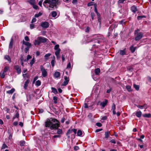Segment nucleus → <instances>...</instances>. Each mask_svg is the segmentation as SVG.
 <instances>
[{"label":"nucleus","instance_id":"obj_17","mask_svg":"<svg viewBox=\"0 0 151 151\" xmlns=\"http://www.w3.org/2000/svg\"><path fill=\"white\" fill-rule=\"evenodd\" d=\"M4 59L8 60L9 63H10L11 62V59L10 56L8 55H6L4 56Z\"/></svg>","mask_w":151,"mask_h":151},{"label":"nucleus","instance_id":"obj_8","mask_svg":"<svg viewBox=\"0 0 151 151\" xmlns=\"http://www.w3.org/2000/svg\"><path fill=\"white\" fill-rule=\"evenodd\" d=\"M77 129H69L67 131V132L66 133V135H68L69 134H70V133H72V132H73L74 133V134L73 135L74 137V135L77 132Z\"/></svg>","mask_w":151,"mask_h":151},{"label":"nucleus","instance_id":"obj_63","mask_svg":"<svg viewBox=\"0 0 151 151\" xmlns=\"http://www.w3.org/2000/svg\"><path fill=\"white\" fill-rule=\"evenodd\" d=\"M93 2H91L90 3H89L87 4V6H91L93 5Z\"/></svg>","mask_w":151,"mask_h":151},{"label":"nucleus","instance_id":"obj_54","mask_svg":"<svg viewBox=\"0 0 151 151\" xmlns=\"http://www.w3.org/2000/svg\"><path fill=\"white\" fill-rule=\"evenodd\" d=\"M19 117V114L18 112H17L16 113L15 116L13 117V119H15L16 117L18 118Z\"/></svg>","mask_w":151,"mask_h":151},{"label":"nucleus","instance_id":"obj_46","mask_svg":"<svg viewBox=\"0 0 151 151\" xmlns=\"http://www.w3.org/2000/svg\"><path fill=\"white\" fill-rule=\"evenodd\" d=\"M51 55V54L47 53L45 55V58L46 59H48V57H49Z\"/></svg>","mask_w":151,"mask_h":151},{"label":"nucleus","instance_id":"obj_37","mask_svg":"<svg viewBox=\"0 0 151 151\" xmlns=\"http://www.w3.org/2000/svg\"><path fill=\"white\" fill-rule=\"evenodd\" d=\"M133 86L137 91L139 90V85H136L135 84H134L133 85Z\"/></svg>","mask_w":151,"mask_h":151},{"label":"nucleus","instance_id":"obj_57","mask_svg":"<svg viewBox=\"0 0 151 151\" xmlns=\"http://www.w3.org/2000/svg\"><path fill=\"white\" fill-rule=\"evenodd\" d=\"M24 39L26 41H27V42H28L29 40V37L27 36H26L25 37Z\"/></svg>","mask_w":151,"mask_h":151},{"label":"nucleus","instance_id":"obj_39","mask_svg":"<svg viewBox=\"0 0 151 151\" xmlns=\"http://www.w3.org/2000/svg\"><path fill=\"white\" fill-rule=\"evenodd\" d=\"M146 16L145 15L139 16L137 17V19L138 20H140L142 18H146Z\"/></svg>","mask_w":151,"mask_h":151},{"label":"nucleus","instance_id":"obj_36","mask_svg":"<svg viewBox=\"0 0 151 151\" xmlns=\"http://www.w3.org/2000/svg\"><path fill=\"white\" fill-rule=\"evenodd\" d=\"M57 12L55 11H53L51 12V16L53 17H55L57 15Z\"/></svg>","mask_w":151,"mask_h":151},{"label":"nucleus","instance_id":"obj_35","mask_svg":"<svg viewBox=\"0 0 151 151\" xmlns=\"http://www.w3.org/2000/svg\"><path fill=\"white\" fill-rule=\"evenodd\" d=\"M51 89L52 90V92L55 94H56L58 93L57 91L55 88L52 87Z\"/></svg>","mask_w":151,"mask_h":151},{"label":"nucleus","instance_id":"obj_34","mask_svg":"<svg viewBox=\"0 0 151 151\" xmlns=\"http://www.w3.org/2000/svg\"><path fill=\"white\" fill-rule=\"evenodd\" d=\"M126 88L128 91L130 92L132 91L131 87L130 86L127 85L126 86Z\"/></svg>","mask_w":151,"mask_h":151},{"label":"nucleus","instance_id":"obj_32","mask_svg":"<svg viewBox=\"0 0 151 151\" xmlns=\"http://www.w3.org/2000/svg\"><path fill=\"white\" fill-rule=\"evenodd\" d=\"M58 99V98L56 96H55L53 97V99L54 101V103L55 104H56L57 103V100Z\"/></svg>","mask_w":151,"mask_h":151},{"label":"nucleus","instance_id":"obj_26","mask_svg":"<svg viewBox=\"0 0 151 151\" xmlns=\"http://www.w3.org/2000/svg\"><path fill=\"white\" fill-rule=\"evenodd\" d=\"M136 47H134L133 46L130 47V50L132 53H133L136 50Z\"/></svg>","mask_w":151,"mask_h":151},{"label":"nucleus","instance_id":"obj_6","mask_svg":"<svg viewBox=\"0 0 151 151\" xmlns=\"http://www.w3.org/2000/svg\"><path fill=\"white\" fill-rule=\"evenodd\" d=\"M64 79L65 81L62 84V86H66L68 84L69 81V77L66 76H64Z\"/></svg>","mask_w":151,"mask_h":151},{"label":"nucleus","instance_id":"obj_24","mask_svg":"<svg viewBox=\"0 0 151 151\" xmlns=\"http://www.w3.org/2000/svg\"><path fill=\"white\" fill-rule=\"evenodd\" d=\"M40 44L39 40H38V38H37V40H35L34 41V45H40Z\"/></svg>","mask_w":151,"mask_h":151},{"label":"nucleus","instance_id":"obj_15","mask_svg":"<svg viewBox=\"0 0 151 151\" xmlns=\"http://www.w3.org/2000/svg\"><path fill=\"white\" fill-rule=\"evenodd\" d=\"M137 106L138 108L140 109L144 108L145 109H146L147 108V105L146 104H145L142 105H137Z\"/></svg>","mask_w":151,"mask_h":151},{"label":"nucleus","instance_id":"obj_48","mask_svg":"<svg viewBox=\"0 0 151 151\" xmlns=\"http://www.w3.org/2000/svg\"><path fill=\"white\" fill-rule=\"evenodd\" d=\"M95 16V14L93 12H91V16L93 20H94V17Z\"/></svg>","mask_w":151,"mask_h":151},{"label":"nucleus","instance_id":"obj_44","mask_svg":"<svg viewBox=\"0 0 151 151\" xmlns=\"http://www.w3.org/2000/svg\"><path fill=\"white\" fill-rule=\"evenodd\" d=\"M7 147H8L7 146L6 144H5L4 143L3 144L1 148L2 149H4L5 148H6Z\"/></svg>","mask_w":151,"mask_h":151},{"label":"nucleus","instance_id":"obj_9","mask_svg":"<svg viewBox=\"0 0 151 151\" xmlns=\"http://www.w3.org/2000/svg\"><path fill=\"white\" fill-rule=\"evenodd\" d=\"M49 23L46 22H45L41 23V26L44 28H47L49 27Z\"/></svg>","mask_w":151,"mask_h":151},{"label":"nucleus","instance_id":"obj_47","mask_svg":"<svg viewBox=\"0 0 151 151\" xmlns=\"http://www.w3.org/2000/svg\"><path fill=\"white\" fill-rule=\"evenodd\" d=\"M5 76V73H4L3 72L2 73H1L0 74V76L1 78H4Z\"/></svg>","mask_w":151,"mask_h":151},{"label":"nucleus","instance_id":"obj_22","mask_svg":"<svg viewBox=\"0 0 151 151\" xmlns=\"http://www.w3.org/2000/svg\"><path fill=\"white\" fill-rule=\"evenodd\" d=\"M110 133L109 132H105V138H108L109 137Z\"/></svg>","mask_w":151,"mask_h":151},{"label":"nucleus","instance_id":"obj_50","mask_svg":"<svg viewBox=\"0 0 151 151\" xmlns=\"http://www.w3.org/2000/svg\"><path fill=\"white\" fill-rule=\"evenodd\" d=\"M97 5L96 4H95L94 5V11L96 12V13L98 12V11L97 9Z\"/></svg>","mask_w":151,"mask_h":151},{"label":"nucleus","instance_id":"obj_3","mask_svg":"<svg viewBox=\"0 0 151 151\" xmlns=\"http://www.w3.org/2000/svg\"><path fill=\"white\" fill-rule=\"evenodd\" d=\"M140 29H137L134 31V34L135 36L134 40L135 41H139L143 37V33L142 32H140Z\"/></svg>","mask_w":151,"mask_h":151},{"label":"nucleus","instance_id":"obj_29","mask_svg":"<svg viewBox=\"0 0 151 151\" xmlns=\"http://www.w3.org/2000/svg\"><path fill=\"white\" fill-rule=\"evenodd\" d=\"M142 116L145 117L150 118L151 117V114H144L142 115Z\"/></svg>","mask_w":151,"mask_h":151},{"label":"nucleus","instance_id":"obj_60","mask_svg":"<svg viewBox=\"0 0 151 151\" xmlns=\"http://www.w3.org/2000/svg\"><path fill=\"white\" fill-rule=\"evenodd\" d=\"M125 0H119L118 2V4L123 3Z\"/></svg>","mask_w":151,"mask_h":151},{"label":"nucleus","instance_id":"obj_61","mask_svg":"<svg viewBox=\"0 0 151 151\" xmlns=\"http://www.w3.org/2000/svg\"><path fill=\"white\" fill-rule=\"evenodd\" d=\"M43 1V0L40 1L38 2V4L41 7H42V3Z\"/></svg>","mask_w":151,"mask_h":151},{"label":"nucleus","instance_id":"obj_49","mask_svg":"<svg viewBox=\"0 0 151 151\" xmlns=\"http://www.w3.org/2000/svg\"><path fill=\"white\" fill-rule=\"evenodd\" d=\"M55 63V61L54 60H52L51 61V64L52 66V67H53L54 66Z\"/></svg>","mask_w":151,"mask_h":151},{"label":"nucleus","instance_id":"obj_7","mask_svg":"<svg viewBox=\"0 0 151 151\" xmlns=\"http://www.w3.org/2000/svg\"><path fill=\"white\" fill-rule=\"evenodd\" d=\"M38 40H39L40 43H45L47 42L48 39L47 38L41 36L38 37Z\"/></svg>","mask_w":151,"mask_h":151},{"label":"nucleus","instance_id":"obj_25","mask_svg":"<svg viewBox=\"0 0 151 151\" xmlns=\"http://www.w3.org/2000/svg\"><path fill=\"white\" fill-rule=\"evenodd\" d=\"M28 2L32 6L36 4L35 1V0H30L28 1Z\"/></svg>","mask_w":151,"mask_h":151},{"label":"nucleus","instance_id":"obj_2","mask_svg":"<svg viewBox=\"0 0 151 151\" xmlns=\"http://www.w3.org/2000/svg\"><path fill=\"white\" fill-rule=\"evenodd\" d=\"M60 3V0H45L43 4L45 7L46 6L45 4L48 3L49 4V7L50 8H53L54 7H55L57 8L56 5H58Z\"/></svg>","mask_w":151,"mask_h":151},{"label":"nucleus","instance_id":"obj_12","mask_svg":"<svg viewBox=\"0 0 151 151\" xmlns=\"http://www.w3.org/2000/svg\"><path fill=\"white\" fill-rule=\"evenodd\" d=\"M108 101L107 99H105L104 101L100 103V105L103 108L107 104Z\"/></svg>","mask_w":151,"mask_h":151},{"label":"nucleus","instance_id":"obj_21","mask_svg":"<svg viewBox=\"0 0 151 151\" xmlns=\"http://www.w3.org/2000/svg\"><path fill=\"white\" fill-rule=\"evenodd\" d=\"M56 129L57 130V133L58 134L60 135L63 134V131L62 129H58V128Z\"/></svg>","mask_w":151,"mask_h":151},{"label":"nucleus","instance_id":"obj_56","mask_svg":"<svg viewBox=\"0 0 151 151\" xmlns=\"http://www.w3.org/2000/svg\"><path fill=\"white\" fill-rule=\"evenodd\" d=\"M35 27V25L33 24H31L30 25V27L31 29L34 28Z\"/></svg>","mask_w":151,"mask_h":151},{"label":"nucleus","instance_id":"obj_43","mask_svg":"<svg viewBox=\"0 0 151 151\" xmlns=\"http://www.w3.org/2000/svg\"><path fill=\"white\" fill-rule=\"evenodd\" d=\"M59 45H56L55 46V47L54 49L55 50H58L59 49H60L59 48Z\"/></svg>","mask_w":151,"mask_h":151},{"label":"nucleus","instance_id":"obj_53","mask_svg":"<svg viewBox=\"0 0 151 151\" xmlns=\"http://www.w3.org/2000/svg\"><path fill=\"white\" fill-rule=\"evenodd\" d=\"M32 7L35 9H37L38 8V6L35 4L32 5Z\"/></svg>","mask_w":151,"mask_h":151},{"label":"nucleus","instance_id":"obj_4","mask_svg":"<svg viewBox=\"0 0 151 151\" xmlns=\"http://www.w3.org/2000/svg\"><path fill=\"white\" fill-rule=\"evenodd\" d=\"M40 68L42 76L44 77H46L47 75V69H45L42 65H41Z\"/></svg>","mask_w":151,"mask_h":151},{"label":"nucleus","instance_id":"obj_20","mask_svg":"<svg viewBox=\"0 0 151 151\" xmlns=\"http://www.w3.org/2000/svg\"><path fill=\"white\" fill-rule=\"evenodd\" d=\"M15 91V89L14 88H12L10 90L6 91V93H7L12 94Z\"/></svg>","mask_w":151,"mask_h":151},{"label":"nucleus","instance_id":"obj_64","mask_svg":"<svg viewBox=\"0 0 151 151\" xmlns=\"http://www.w3.org/2000/svg\"><path fill=\"white\" fill-rule=\"evenodd\" d=\"M72 3L74 4H76L77 3V0H72Z\"/></svg>","mask_w":151,"mask_h":151},{"label":"nucleus","instance_id":"obj_52","mask_svg":"<svg viewBox=\"0 0 151 151\" xmlns=\"http://www.w3.org/2000/svg\"><path fill=\"white\" fill-rule=\"evenodd\" d=\"M31 58H32L31 56L29 55H28L27 56V58L26 60H24V61H27L29 59H31Z\"/></svg>","mask_w":151,"mask_h":151},{"label":"nucleus","instance_id":"obj_31","mask_svg":"<svg viewBox=\"0 0 151 151\" xmlns=\"http://www.w3.org/2000/svg\"><path fill=\"white\" fill-rule=\"evenodd\" d=\"M83 134L81 130H78V131L77 134V136H82Z\"/></svg>","mask_w":151,"mask_h":151},{"label":"nucleus","instance_id":"obj_23","mask_svg":"<svg viewBox=\"0 0 151 151\" xmlns=\"http://www.w3.org/2000/svg\"><path fill=\"white\" fill-rule=\"evenodd\" d=\"M142 113L140 111H137L136 113V115L138 117H140L142 115Z\"/></svg>","mask_w":151,"mask_h":151},{"label":"nucleus","instance_id":"obj_33","mask_svg":"<svg viewBox=\"0 0 151 151\" xmlns=\"http://www.w3.org/2000/svg\"><path fill=\"white\" fill-rule=\"evenodd\" d=\"M25 144V142L24 141V140H21L19 142V144L21 146H24Z\"/></svg>","mask_w":151,"mask_h":151},{"label":"nucleus","instance_id":"obj_19","mask_svg":"<svg viewBox=\"0 0 151 151\" xmlns=\"http://www.w3.org/2000/svg\"><path fill=\"white\" fill-rule=\"evenodd\" d=\"M60 76V73L58 71L55 72L54 74V76L55 78H58Z\"/></svg>","mask_w":151,"mask_h":151},{"label":"nucleus","instance_id":"obj_1","mask_svg":"<svg viewBox=\"0 0 151 151\" xmlns=\"http://www.w3.org/2000/svg\"><path fill=\"white\" fill-rule=\"evenodd\" d=\"M45 127L51 129H57L60 126V122L55 118H50L45 122Z\"/></svg>","mask_w":151,"mask_h":151},{"label":"nucleus","instance_id":"obj_58","mask_svg":"<svg viewBox=\"0 0 151 151\" xmlns=\"http://www.w3.org/2000/svg\"><path fill=\"white\" fill-rule=\"evenodd\" d=\"M37 20L36 18L35 17L33 18L32 20L31 23H33L35 22H36Z\"/></svg>","mask_w":151,"mask_h":151},{"label":"nucleus","instance_id":"obj_13","mask_svg":"<svg viewBox=\"0 0 151 151\" xmlns=\"http://www.w3.org/2000/svg\"><path fill=\"white\" fill-rule=\"evenodd\" d=\"M131 10L133 12L135 13L137 11V6L135 5H133L131 6Z\"/></svg>","mask_w":151,"mask_h":151},{"label":"nucleus","instance_id":"obj_42","mask_svg":"<svg viewBox=\"0 0 151 151\" xmlns=\"http://www.w3.org/2000/svg\"><path fill=\"white\" fill-rule=\"evenodd\" d=\"M23 76L24 78H25L26 77L28 78H29V74H27V73H25L23 74Z\"/></svg>","mask_w":151,"mask_h":151},{"label":"nucleus","instance_id":"obj_45","mask_svg":"<svg viewBox=\"0 0 151 151\" xmlns=\"http://www.w3.org/2000/svg\"><path fill=\"white\" fill-rule=\"evenodd\" d=\"M41 82L39 80H38L36 81L35 85L37 86H40L41 85Z\"/></svg>","mask_w":151,"mask_h":151},{"label":"nucleus","instance_id":"obj_18","mask_svg":"<svg viewBox=\"0 0 151 151\" xmlns=\"http://www.w3.org/2000/svg\"><path fill=\"white\" fill-rule=\"evenodd\" d=\"M13 44V38H12L11 39L9 45V48L12 49V47Z\"/></svg>","mask_w":151,"mask_h":151},{"label":"nucleus","instance_id":"obj_62","mask_svg":"<svg viewBox=\"0 0 151 151\" xmlns=\"http://www.w3.org/2000/svg\"><path fill=\"white\" fill-rule=\"evenodd\" d=\"M79 147L78 146H75L74 147V149L75 150H79Z\"/></svg>","mask_w":151,"mask_h":151},{"label":"nucleus","instance_id":"obj_14","mask_svg":"<svg viewBox=\"0 0 151 151\" xmlns=\"http://www.w3.org/2000/svg\"><path fill=\"white\" fill-rule=\"evenodd\" d=\"M29 82H30L29 80V79H28L25 82L24 84V88L25 89H27V88L28 86V84L29 83Z\"/></svg>","mask_w":151,"mask_h":151},{"label":"nucleus","instance_id":"obj_11","mask_svg":"<svg viewBox=\"0 0 151 151\" xmlns=\"http://www.w3.org/2000/svg\"><path fill=\"white\" fill-rule=\"evenodd\" d=\"M22 44L26 46V47H31L32 46V45L31 43L28 42H26L24 40H23L22 41Z\"/></svg>","mask_w":151,"mask_h":151},{"label":"nucleus","instance_id":"obj_40","mask_svg":"<svg viewBox=\"0 0 151 151\" xmlns=\"http://www.w3.org/2000/svg\"><path fill=\"white\" fill-rule=\"evenodd\" d=\"M35 58H34L31 60V61H30V66L31 67L32 66V65H33V64L35 62Z\"/></svg>","mask_w":151,"mask_h":151},{"label":"nucleus","instance_id":"obj_27","mask_svg":"<svg viewBox=\"0 0 151 151\" xmlns=\"http://www.w3.org/2000/svg\"><path fill=\"white\" fill-rule=\"evenodd\" d=\"M125 49H124L123 50H120L119 51V54L120 55H124L126 54V52L125 51Z\"/></svg>","mask_w":151,"mask_h":151},{"label":"nucleus","instance_id":"obj_16","mask_svg":"<svg viewBox=\"0 0 151 151\" xmlns=\"http://www.w3.org/2000/svg\"><path fill=\"white\" fill-rule=\"evenodd\" d=\"M116 109V106L113 103L112 105L111 106V110H112V112L113 114L114 115L116 114V113L115 111Z\"/></svg>","mask_w":151,"mask_h":151},{"label":"nucleus","instance_id":"obj_59","mask_svg":"<svg viewBox=\"0 0 151 151\" xmlns=\"http://www.w3.org/2000/svg\"><path fill=\"white\" fill-rule=\"evenodd\" d=\"M71 67V65L70 62H69L67 65V68H70Z\"/></svg>","mask_w":151,"mask_h":151},{"label":"nucleus","instance_id":"obj_51","mask_svg":"<svg viewBox=\"0 0 151 151\" xmlns=\"http://www.w3.org/2000/svg\"><path fill=\"white\" fill-rule=\"evenodd\" d=\"M90 28L89 27H87L85 29V32L87 33H89L90 31Z\"/></svg>","mask_w":151,"mask_h":151},{"label":"nucleus","instance_id":"obj_28","mask_svg":"<svg viewBox=\"0 0 151 151\" xmlns=\"http://www.w3.org/2000/svg\"><path fill=\"white\" fill-rule=\"evenodd\" d=\"M100 69L99 68L96 69L94 70L95 73L97 75H98L100 73Z\"/></svg>","mask_w":151,"mask_h":151},{"label":"nucleus","instance_id":"obj_30","mask_svg":"<svg viewBox=\"0 0 151 151\" xmlns=\"http://www.w3.org/2000/svg\"><path fill=\"white\" fill-rule=\"evenodd\" d=\"M9 69V66H5L3 72L4 73H5L7 71H8Z\"/></svg>","mask_w":151,"mask_h":151},{"label":"nucleus","instance_id":"obj_5","mask_svg":"<svg viewBox=\"0 0 151 151\" xmlns=\"http://www.w3.org/2000/svg\"><path fill=\"white\" fill-rule=\"evenodd\" d=\"M14 69L16 70L18 74H19L21 73L22 70L20 66L17 65H15L14 66Z\"/></svg>","mask_w":151,"mask_h":151},{"label":"nucleus","instance_id":"obj_55","mask_svg":"<svg viewBox=\"0 0 151 151\" xmlns=\"http://www.w3.org/2000/svg\"><path fill=\"white\" fill-rule=\"evenodd\" d=\"M96 125L98 127H101L102 125V124L100 123V122H97L96 123Z\"/></svg>","mask_w":151,"mask_h":151},{"label":"nucleus","instance_id":"obj_41","mask_svg":"<svg viewBox=\"0 0 151 151\" xmlns=\"http://www.w3.org/2000/svg\"><path fill=\"white\" fill-rule=\"evenodd\" d=\"M31 47H27L24 48V51L26 53H27L29 51V50Z\"/></svg>","mask_w":151,"mask_h":151},{"label":"nucleus","instance_id":"obj_10","mask_svg":"<svg viewBox=\"0 0 151 151\" xmlns=\"http://www.w3.org/2000/svg\"><path fill=\"white\" fill-rule=\"evenodd\" d=\"M60 49H59L58 50H56L55 52V54L56 55L57 58L58 60H59L60 58Z\"/></svg>","mask_w":151,"mask_h":151},{"label":"nucleus","instance_id":"obj_38","mask_svg":"<svg viewBox=\"0 0 151 151\" xmlns=\"http://www.w3.org/2000/svg\"><path fill=\"white\" fill-rule=\"evenodd\" d=\"M42 14V13L39 12V13L38 14H35L34 17H38L41 16Z\"/></svg>","mask_w":151,"mask_h":151}]
</instances>
